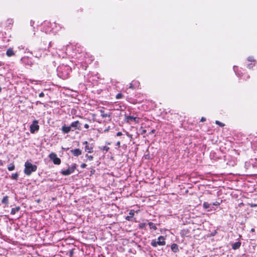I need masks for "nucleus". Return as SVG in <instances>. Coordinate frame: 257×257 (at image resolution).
Instances as JSON below:
<instances>
[{
  "label": "nucleus",
  "instance_id": "nucleus-32",
  "mask_svg": "<svg viewBox=\"0 0 257 257\" xmlns=\"http://www.w3.org/2000/svg\"><path fill=\"white\" fill-rule=\"evenodd\" d=\"M222 201L221 200L220 202H218V201L214 202L212 203V205H214V206H218L220 204V203L222 202Z\"/></svg>",
  "mask_w": 257,
  "mask_h": 257
},
{
  "label": "nucleus",
  "instance_id": "nucleus-16",
  "mask_svg": "<svg viewBox=\"0 0 257 257\" xmlns=\"http://www.w3.org/2000/svg\"><path fill=\"white\" fill-rule=\"evenodd\" d=\"M20 210V206H17L15 208H13L12 209H11V214L12 215H14L16 214V213L17 212H18Z\"/></svg>",
  "mask_w": 257,
  "mask_h": 257
},
{
  "label": "nucleus",
  "instance_id": "nucleus-14",
  "mask_svg": "<svg viewBox=\"0 0 257 257\" xmlns=\"http://www.w3.org/2000/svg\"><path fill=\"white\" fill-rule=\"evenodd\" d=\"M241 242L240 241H237L232 244V248L234 250H236L237 249H238L240 245H241Z\"/></svg>",
  "mask_w": 257,
  "mask_h": 257
},
{
  "label": "nucleus",
  "instance_id": "nucleus-10",
  "mask_svg": "<svg viewBox=\"0 0 257 257\" xmlns=\"http://www.w3.org/2000/svg\"><path fill=\"white\" fill-rule=\"evenodd\" d=\"M23 63L25 64L32 66L33 63L28 57H24L22 59Z\"/></svg>",
  "mask_w": 257,
  "mask_h": 257
},
{
  "label": "nucleus",
  "instance_id": "nucleus-30",
  "mask_svg": "<svg viewBox=\"0 0 257 257\" xmlns=\"http://www.w3.org/2000/svg\"><path fill=\"white\" fill-rule=\"evenodd\" d=\"M140 130H141V134L142 135L145 134L147 132V130L145 129H144L142 126L141 127Z\"/></svg>",
  "mask_w": 257,
  "mask_h": 257
},
{
  "label": "nucleus",
  "instance_id": "nucleus-28",
  "mask_svg": "<svg viewBox=\"0 0 257 257\" xmlns=\"http://www.w3.org/2000/svg\"><path fill=\"white\" fill-rule=\"evenodd\" d=\"M139 225L140 228L143 229V228H145V227L146 226V223H141Z\"/></svg>",
  "mask_w": 257,
  "mask_h": 257
},
{
  "label": "nucleus",
  "instance_id": "nucleus-33",
  "mask_svg": "<svg viewBox=\"0 0 257 257\" xmlns=\"http://www.w3.org/2000/svg\"><path fill=\"white\" fill-rule=\"evenodd\" d=\"M87 166V165L85 163H82L81 165H80V167L81 168H86V167Z\"/></svg>",
  "mask_w": 257,
  "mask_h": 257
},
{
  "label": "nucleus",
  "instance_id": "nucleus-12",
  "mask_svg": "<svg viewBox=\"0 0 257 257\" xmlns=\"http://www.w3.org/2000/svg\"><path fill=\"white\" fill-rule=\"evenodd\" d=\"M135 211L134 210H131L129 212V215L125 217V219L127 221H131V218L135 215Z\"/></svg>",
  "mask_w": 257,
  "mask_h": 257
},
{
  "label": "nucleus",
  "instance_id": "nucleus-34",
  "mask_svg": "<svg viewBox=\"0 0 257 257\" xmlns=\"http://www.w3.org/2000/svg\"><path fill=\"white\" fill-rule=\"evenodd\" d=\"M122 134L120 132H118L116 134V136H118V137L121 136H122Z\"/></svg>",
  "mask_w": 257,
  "mask_h": 257
},
{
  "label": "nucleus",
  "instance_id": "nucleus-21",
  "mask_svg": "<svg viewBox=\"0 0 257 257\" xmlns=\"http://www.w3.org/2000/svg\"><path fill=\"white\" fill-rule=\"evenodd\" d=\"M19 174L17 173L12 174L11 176V179L13 180H17L18 179Z\"/></svg>",
  "mask_w": 257,
  "mask_h": 257
},
{
  "label": "nucleus",
  "instance_id": "nucleus-2",
  "mask_svg": "<svg viewBox=\"0 0 257 257\" xmlns=\"http://www.w3.org/2000/svg\"><path fill=\"white\" fill-rule=\"evenodd\" d=\"M151 245L153 247H156L158 245H165L166 242L165 241V238L163 236H160L158 238V241L156 240H153L151 243Z\"/></svg>",
  "mask_w": 257,
  "mask_h": 257
},
{
  "label": "nucleus",
  "instance_id": "nucleus-19",
  "mask_svg": "<svg viewBox=\"0 0 257 257\" xmlns=\"http://www.w3.org/2000/svg\"><path fill=\"white\" fill-rule=\"evenodd\" d=\"M7 27H9L13 24L14 21L12 19H8L7 20Z\"/></svg>",
  "mask_w": 257,
  "mask_h": 257
},
{
  "label": "nucleus",
  "instance_id": "nucleus-3",
  "mask_svg": "<svg viewBox=\"0 0 257 257\" xmlns=\"http://www.w3.org/2000/svg\"><path fill=\"white\" fill-rule=\"evenodd\" d=\"M49 159L53 161L55 165H60L61 163V159L57 157V156L55 153H51L49 155Z\"/></svg>",
  "mask_w": 257,
  "mask_h": 257
},
{
  "label": "nucleus",
  "instance_id": "nucleus-4",
  "mask_svg": "<svg viewBox=\"0 0 257 257\" xmlns=\"http://www.w3.org/2000/svg\"><path fill=\"white\" fill-rule=\"evenodd\" d=\"M76 169V164H74L71 167L65 170H62L61 173L64 176H68L73 173Z\"/></svg>",
  "mask_w": 257,
  "mask_h": 257
},
{
  "label": "nucleus",
  "instance_id": "nucleus-38",
  "mask_svg": "<svg viewBox=\"0 0 257 257\" xmlns=\"http://www.w3.org/2000/svg\"><path fill=\"white\" fill-rule=\"evenodd\" d=\"M206 120V118L204 117H202L200 121L202 122L205 121Z\"/></svg>",
  "mask_w": 257,
  "mask_h": 257
},
{
  "label": "nucleus",
  "instance_id": "nucleus-44",
  "mask_svg": "<svg viewBox=\"0 0 257 257\" xmlns=\"http://www.w3.org/2000/svg\"><path fill=\"white\" fill-rule=\"evenodd\" d=\"M92 116L93 117H94L96 116V114L93 113V114H92Z\"/></svg>",
  "mask_w": 257,
  "mask_h": 257
},
{
  "label": "nucleus",
  "instance_id": "nucleus-11",
  "mask_svg": "<svg viewBox=\"0 0 257 257\" xmlns=\"http://www.w3.org/2000/svg\"><path fill=\"white\" fill-rule=\"evenodd\" d=\"M61 131L64 134H68L71 131V126H66L65 125L62 126Z\"/></svg>",
  "mask_w": 257,
  "mask_h": 257
},
{
  "label": "nucleus",
  "instance_id": "nucleus-15",
  "mask_svg": "<svg viewBox=\"0 0 257 257\" xmlns=\"http://www.w3.org/2000/svg\"><path fill=\"white\" fill-rule=\"evenodd\" d=\"M6 54L8 57H11L15 55V53L12 48H9L6 52Z\"/></svg>",
  "mask_w": 257,
  "mask_h": 257
},
{
  "label": "nucleus",
  "instance_id": "nucleus-1",
  "mask_svg": "<svg viewBox=\"0 0 257 257\" xmlns=\"http://www.w3.org/2000/svg\"><path fill=\"white\" fill-rule=\"evenodd\" d=\"M37 169V166L33 165L31 163L27 161L25 163L24 173L27 176L31 175L32 172H35Z\"/></svg>",
  "mask_w": 257,
  "mask_h": 257
},
{
  "label": "nucleus",
  "instance_id": "nucleus-40",
  "mask_svg": "<svg viewBox=\"0 0 257 257\" xmlns=\"http://www.w3.org/2000/svg\"><path fill=\"white\" fill-rule=\"evenodd\" d=\"M4 165L3 161L1 160H0V166H2Z\"/></svg>",
  "mask_w": 257,
  "mask_h": 257
},
{
  "label": "nucleus",
  "instance_id": "nucleus-23",
  "mask_svg": "<svg viewBox=\"0 0 257 257\" xmlns=\"http://www.w3.org/2000/svg\"><path fill=\"white\" fill-rule=\"evenodd\" d=\"M210 204L207 202H204L203 204V207L204 209H208L210 207Z\"/></svg>",
  "mask_w": 257,
  "mask_h": 257
},
{
  "label": "nucleus",
  "instance_id": "nucleus-29",
  "mask_svg": "<svg viewBox=\"0 0 257 257\" xmlns=\"http://www.w3.org/2000/svg\"><path fill=\"white\" fill-rule=\"evenodd\" d=\"M122 97H123V95L121 93H119L117 94L115 96L116 98L118 99L122 98Z\"/></svg>",
  "mask_w": 257,
  "mask_h": 257
},
{
  "label": "nucleus",
  "instance_id": "nucleus-9",
  "mask_svg": "<svg viewBox=\"0 0 257 257\" xmlns=\"http://www.w3.org/2000/svg\"><path fill=\"white\" fill-rule=\"evenodd\" d=\"M70 152L73 156H74L75 157H78V156H80V155H81V154H82V151L80 149H78V148L71 150Z\"/></svg>",
  "mask_w": 257,
  "mask_h": 257
},
{
  "label": "nucleus",
  "instance_id": "nucleus-26",
  "mask_svg": "<svg viewBox=\"0 0 257 257\" xmlns=\"http://www.w3.org/2000/svg\"><path fill=\"white\" fill-rule=\"evenodd\" d=\"M99 149L101 150L105 151L106 152H108L109 150V148L107 146L99 147Z\"/></svg>",
  "mask_w": 257,
  "mask_h": 257
},
{
  "label": "nucleus",
  "instance_id": "nucleus-18",
  "mask_svg": "<svg viewBox=\"0 0 257 257\" xmlns=\"http://www.w3.org/2000/svg\"><path fill=\"white\" fill-rule=\"evenodd\" d=\"M171 249L175 252H176L179 250L178 245L175 243H173L172 244Z\"/></svg>",
  "mask_w": 257,
  "mask_h": 257
},
{
  "label": "nucleus",
  "instance_id": "nucleus-6",
  "mask_svg": "<svg viewBox=\"0 0 257 257\" xmlns=\"http://www.w3.org/2000/svg\"><path fill=\"white\" fill-rule=\"evenodd\" d=\"M81 123L80 122V121L79 120H76L75 121L71 122V123L70 125V126H71V128H72V129H71V131H74L75 130H81Z\"/></svg>",
  "mask_w": 257,
  "mask_h": 257
},
{
  "label": "nucleus",
  "instance_id": "nucleus-24",
  "mask_svg": "<svg viewBox=\"0 0 257 257\" xmlns=\"http://www.w3.org/2000/svg\"><path fill=\"white\" fill-rule=\"evenodd\" d=\"M73 254H74V249H70L67 253V254H68L69 257H73Z\"/></svg>",
  "mask_w": 257,
  "mask_h": 257
},
{
  "label": "nucleus",
  "instance_id": "nucleus-25",
  "mask_svg": "<svg viewBox=\"0 0 257 257\" xmlns=\"http://www.w3.org/2000/svg\"><path fill=\"white\" fill-rule=\"evenodd\" d=\"M85 157L87 159L90 161H91L93 160V157L91 155H89L88 154L85 155Z\"/></svg>",
  "mask_w": 257,
  "mask_h": 257
},
{
  "label": "nucleus",
  "instance_id": "nucleus-35",
  "mask_svg": "<svg viewBox=\"0 0 257 257\" xmlns=\"http://www.w3.org/2000/svg\"><path fill=\"white\" fill-rule=\"evenodd\" d=\"M156 132V130L155 129L152 130L149 134V135H151L152 134H154Z\"/></svg>",
  "mask_w": 257,
  "mask_h": 257
},
{
  "label": "nucleus",
  "instance_id": "nucleus-42",
  "mask_svg": "<svg viewBox=\"0 0 257 257\" xmlns=\"http://www.w3.org/2000/svg\"><path fill=\"white\" fill-rule=\"evenodd\" d=\"M108 130H109V128H108L105 129V130L104 131V132H108Z\"/></svg>",
  "mask_w": 257,
  "mask_h": 257
},
{
  "label": "nucleus",
  "instance_id": "nucleus-27",
  "mask_svg": "<svg viewBox=\"0 0 257 257\" xmlns=\"http://www.w3.org/2000/svg\"><path fill=\"white\" fill-rule=\"evenodd\" d=\"M215 123L217 125H218L219 126H221V127H223L224 126H225V124L219 121V120H216L215 121Z\"/></svg>",
  "mask_w": 257,
  "mask_h": 257
},
{
  "label": "nucleus",
  "instance_id": "nucleus-8",
  "mask_svg": "<svg viewBox=\"0 0 257 257\" xmlns=\"http://www.w3.org/2000/svg\"><path fill=\"white\" fill-rule=\"evenodd\" d=\"M125 121L128 123H130L131 121H135L136 123H139L140 120V118L138 117H134L133 116L131 115H126L125 114Z\"/></svg>",
  "mask_w": 257,
  "mask_h": 257
},
{
  "label": "nucleus",
  "instance_id": "nucleus-17",
  "mask_svg": "<svg viewBox=\"0 0 257 257\" xmlns=\"http://www.w3.org/2000/svg\"><path fill=\"white\" fill-rule=\"evenodd\" d=\"M2 203L5 204L6 205H7L9 204V197L8 196H5L4 197L2 200Z\"/></svg>",
  "mask_w": 257,
  "mask_h": 257
},
{
  "label": "nucleus",
  "instance_id": "nucleus-45",
  "mask_svg": "<svg viewBox=\"0 0 257 257\" xmlns=\"http://www.w3.org/2000/svg\"><path fill=\"white\" fill-rule=\"evenodd\" d=\"M2 87L0 86V93L2 92Z\"/></svg>",
  "mask_w": 257,
  "mask_h": 257
},
{
  "label": "nucleus",
  "instance_id": "nucleus-46",
  "mask_svg": "<svg viewBox=\"0 0 257 257\" xmlns=\"http://www.w3.org/2000/svg\"><path fill=\"white\" fill-rule=\"evenodd\" d=\"M106 144H107V145H110V143H106Z\"/></svg>",
  "mask_w": 257,
  "mask_h": 257
},
{
  "label": "nucleus",
  "instance_id": "nucleus-39",
  "mask_svg": "<svg viewBox=\"0 0 257 257\" xmlns=\"http://www.w3.org/2000/svg\"><path fill=\"white\" fill-rule=\"evenodd\" d=\"M116 146H117L118 148H119V147H120V142H119V141H118V142H117V143H116Z\"/></svg>",
  "mask_w": 257,
  "mask_h": 257
},
{
  "label": "nucleus",
  "instance_id": "nucleus-20",
  "mask_svg": "<svg viewBox=\"0 0 257 257\" xmlns=\"http://www.w3.org/2000/svg\"><path fill=\"white\" fill-rule=\"evenodd\" d=\"M148 224H149V225L150 226V228L151 229L152 228V229H153L155 230L157 229V227H156V225L154 223H153L152 222H149Z\"/></svg>",
  "mask_w": 257,
  "mask_h": 257
},
{
  "label": "nucleus",
  "instance_id": "nucleus-7",
  "mask_svg": "<svg viewBox=\"0 0 257 257\" xmlns=\"http://www.w3.org/2000/svg\"><path fill=\"white\" fill-rule=\"evenodd\" d=\"M83 145L85 146V151L87 153H92L93 152V146L92 144L90 145L87 141H84Z\"/></svg>",
  "mask_w": 257,
  "mask_h": 257
},
{
  "label": "nucleus",
  "instance_id": "nucleus-31",
  "mask_svg": "<svg viewBox=\"0 0 257 257\" xmlns=\"http://www.w3.org/2000/svg\"><path fill=\"white\" fill-rule=\"evenodd\" d=\"M134 82H135V81H133L132 83H130V86H129V88L131 89H135V86L133 84Z\"/></svg>",
  "mask_w": 257,
  "mask_h": 257
},
{
  "label": "nucleus",
  "instance_id": "nucleus-43",
  "mask_svg": "<svg viewBox=\"0 0 257 257\" xmlns=\"http://www.w3.org/2000/svg\"><path fill=\"white\" fill-rule=\"evenodd\" d=\"M257 206V205H255V204H254V205H253V204H251V207H255V206Z\"/></svg>",
  "mask_w": 257,
  "mask_h": 257
},
{
  "label": "nucleus",
  "instance_id": "nucleus-5",
  "mask_svg": "<svg viewBox=\"0 0 257 257\" xmlns=\"http://www.w3.org/2000/svg\"><path fill=\"white\" fill-rule=\"evenodd\" d=\"M39 127L38 121L37 120H34L30 126L31 133L34 134L36 131H38L39 130Z\"/></svg>",
  "mask_w": 257,
  "mask_h": 257
},
{
  "label": "nucleus",
  "instance_id": "nucleus-36",
  "mask_svg": "<svg viewBox=\"0 0 257 257\" xmlns=\"http://www.w3.org/2000/svg\"><path fill=\"white\" fill-rule=\"evenodd\" d=\"M39 96L40 97H42L44 96V93L43 92H42L39 94Z\"/></svg>",
  "mask_w": 257,
  "mask_h": 257
},
{
  "label": "nucleus",
  "instance_id": "nucleus-37",
  "mask_svg": "<svg viewBox=\"0 0 257 257\" xmlns=\"http://www.w3.org/2000/svg\"><path fill=\"white\" fill-rule=\"evenodd\" d=\"M84 127H85V128H86V129L89 128V124H87V123L85 124H84Z\"/></svg>",
  "mask_w": 257,
  "mask_h": 257
},
{
  "label": "nucleus",
  "instance_id": "nucleus-13",
  "mask_svg": "<svg viewBox=\"0 0 257 257\" xmlns=\"http://www.w3.org/2000/svg\"><path fill=\"white\" fill-rule=\"evenodd\" d=\"M100 113H101V116L102 117V118H105L106 117H110L111 116V113H105L104 111L102 109H100L99 110Z\"/></svg>",
  "mask_w": 257,
  "mask_h": 257
},
{
  "label": "nucleus",
  "instance_id": "nucleus-22",
  "mask_svg": "<svg viewBox=\"0 0 257 257\" xmlns=\"http://www.w3.org/2000/svg\"><path fill=\"white\" fill-rule=\"evenodd\" d=\"M15 169V166L13 163L10 164V165L8 167V169L10 171H13Z\"/></svg>",
  "mask_w": 257,
  "mask_h": 257
},
{
  "label": "nucleus",
  "instance_id": "nucleus-41",
  "mask_svg": "<svg viewBox=\"0 0 257 257\" xmlns=\"http://www.w3.org/2000/svg\"><path fill=\"white\" fill-rule=\"evenodd\" d=\"M251 232H254V231H255V229H254V228H251Z\"/></svg>",
  "mask_w": 257,
  "mask_h": 257
}]
</instances>
